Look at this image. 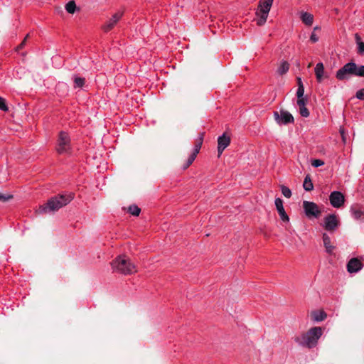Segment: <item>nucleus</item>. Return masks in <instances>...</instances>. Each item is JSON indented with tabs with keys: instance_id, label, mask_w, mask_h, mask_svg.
<instances>
[{
	"instance_id": "21",
	"label": "nucleus",
	"mask_w": 364,
	"mask_h": 364,
	"mask_svg": "<svg viewBox=\"0 0 364 364\" xmlns=\"http://www.w3.org/2000/svg\"><path fill=\"white\" fill-rule=\"evenodd\" d=\"M289 63L286 60H283L281 62L279 66L277 68V73L280 75H283L286 74L289 71Z\"/></svg>"
},
{
	"instance_id": "32",
	"label": "nucleus",
	"mask_w": 364,
	"mask_h": 364,
	"mask_svg": "<svg viewBox=\"0 0 364 364\" xmlns=\"http://www.w3.org/2000/svg\"><path fill=\"white\" fill-rule=\"evenodd\" d=\"M304 85H300L299 87H298L297 91H296V97H297V98H301L302 97H304Z\"/></svg>"
},
{
	"instance_id": "19",
	"label": "nucleus",
	"mask_w": 364,
	"mask_h": 364,
	"mask_svg": "<svg viewBox=\"0 0 364 364\" xmlns=\"http://www.w3.org/2000/svg\"><path fill=\"white\" fill-rule=\"evenodd\" d=\"M315 75L316 80L318 82H321L323 80V76L324 73V66L322 63H318L316 65L315 69Z\"/></svg>"
},
{
	"instance_id": "35",
	"label": "nucleus",
	"mask_w": 364,
	"mask_h": 364,
	"mask_svg": "<svg viewBox=\"0 0 364 364\" xmlns=\"http://www.w3.org/2000/svg\"><path fill=\"white\" fill-rule=\"evenodd\" d=\"M324 164V162L321 159H314L311 161V165L314 167H320Z\"/></svg>"
},
{
	"instance_id": "1",
	"label": "nucleus",
	"mask_w": 364,
	"mask_h": 364,
	"mask_svg": "<svg viewBox=\"0 0 364 364\" xmlns=\"http://www.w3.org/2000/svg\"><path fill=\"white\" fill-rule=\"evenodd\" d=\"M323 334L321 327H312L307 332L294 338V341L300 346L313 348H314Z\"/></svg>"
},
{
	"instance_id": "3",
	"label": "nucleus",
	"mask_w": 364,
	"mask_h": 364,
	"mask_svg": "<svg viewBox=\"0 0 364 364\" xmlns=\"http://www.w3.org/2000/svg\"><path fill=\"white\" fill-rule=\"evenodd\" d=\"M111 264L114 272L124 275L133 274L137 272L136 265L125 255L117 257Z\"/></svg>"
},
{
	"instance_id": "22",
	"label": "nucleus",
	"mask_w": 364,
	"mask_h": 364,
	"mask_svg": "<svg viewBox=\"0 0 364 364\" xmlns=\"http://www.w3.org/2000/svg\"><path fill=\"white\" fill-rule=\"evenodd\" d=\"M327 315L323 311H316L312 313L313 319L317 322L325 320Z\"/></svg>"
},
{
	"instance_id": "18",
	"label": "nucleus",
	"mask_w": 364,
	"mask_h": 364,
	"mask_svg": "<svg viewBox=\"0 0 364 364\" xmlns=\"http://www.w3.org/2000/svg\"><path fill=\"white\" fill-rule=\"evenodd\" d=\"M300 18L305 25L311 26L313 24L314 16L310 13L306 11H302L301 12Z\"/></svg>"
},
{
	"instance_id": "15",
	"label": "nucleus",
	"mask_w": 364,
	"mask_h": 364,
	"mask_svg": "<svg viewBox=\"0 0 364 364\" xmlns=\"http://www.w3.org/2000/svg\"><path fill=\"white\" fill-rule=\"evenodd\" d=\"M274 204L281 220L284 222H289V218L284 208L283 200L280 198H277L274 200Z\"/></svg>"
},
{
	"instance_id": "5",
	"label": "nucleus",
	"mask_w": 364,
	"mask_h": 364,
	"mask_svg": "<svg viewBox=\"0 0 364 364\" xmlns=\"http://www.w3.org/2000/svg\"><path fill=\"white\" fill-rule=\"evenodd\" d=\"M70 138L65 132H60L56 144V151L59 154H68L70 152Z\"/></svg>"
},
{
	"instance_id": "26",
	"label": "nucleus",
	"mask_w": 364,
	"mask_h": 364,
	"mask_svg": "<svg viewBox=\"0 0 364 364\" xmlns=\"http://www.w3.org/2000/svg\"><path fill=\"white\" fill-rule=\"evenodd\" d=\"M85 78L75 76L74 77V82H75V87H82L85 84Z\"/></svg>"
},
{
	"instance_id": "27",
	"label": "nucleus",
	"mask_w": 364,
	"mask_h": 364,
	"mask_svg": "<svg viewBox=\"0 0 364 364\" xmlns=\"http://www.w3.org/2000/svg\"><path fill=\"white\" fill-rule=\"evenodd\" d=\"M355 38L358 44V53L364 54V43L360 41V37L358 34L355 35Z\"/></svg>"
},
{
	"instance_id": "12",
	"label": "nucleus",
	"mask_w": 364,
	"mask_h": 364,
	"mask_svg": "<svg viewBox=\"0 0 364 364\" xmlns=\"http://www.w3.org/2000/svg\"><path fill=\"white\" fill-rule=\"evenodd\" d=\"M329 200L331 205L336 208H339L345 203V197L340 191H333L329 196Z\"/></svg>"
},
{
	"instance_id": "39",
	"label": "nucleus",
	"mask_w": 364,
	"mask_h": 364,
	"mask_svg": "<svg viewBox=\"0 0 364 364\" xmlns=\"http://www.w3.org/2000/svg\"><path fill=\"white\" fill-rule=\"evenodd\" d=\"M297 84H298V87H299L300 85H303V82L300 77H297Z\"/></svg>"
},
{
	"instance_id": "9",
	"label": "nucleus",
	"mask_w": 364,
	"mask_h": 364,
	"mask_svg": "<svg viewBox=\"0 0 364 364\" xmlns=\"http://www.w3.org/2000/svg\"><path fill=\"white\" fill-rule=\"evenodd\" d=\"M204 138V132L200 133L196 142L194 146V149L191 154L189 156L186 164L183 166V168H187L196 159L197 154L199 153L201 146L203 144Z\"/></svg>"
},
{
	"instance_id": "8",
	"label": "nucleus",
	"mask_w": 364,
	"mask_h": 364,
	"mask_svg": "<svg viewBox=\"0 0 364 364\" xmlns=\"http://www.w3.org/2000/svg\"><path fill=\"white\" fill-rule=\"evenodd\" d=\"M274 117L275 121L279 125H286L290 123H293L294 121L292 114L289 112L283 109L280 110L279 113L278 112H274Z\"/></svg>"
},
{
	"instance_id": "29",
	"label": "nucleus",
	"mask_w": 364,
	"mask_h": 364,
	"mask_svg": "<svg viewBox=\"0 0 364 364\" xmlns=\"http://www.w3.org/2000/svg\"><path fill=\"white\" fill-rule=\"evenodd\" d=\"M307 97H302L297 99V105L299 107H305L307 103Z\"/></svg>"
},
{
	"instance_id": "28",
	"label": "nucleus",
	"mask_w": 364,
	"mask_h": 364,
	"mask_svg": "<svg viewBox=\"0 0 364 364\" xmlns=\"http://www.w3.org/2000/svg\"><path fill=\"white\" fill-rule=\"evenodd\" d=\"M281 191H282V193L283 194V196L287 198H289L291 196V190L285 186H281Z\"/></svg>"
},
{
	"instance_id": "34",
	"label": "nucleus",
	"mask_w": 364,
	"mask_h": 364,
	"mask_svg": "<svg viewBox=\"0 0 364 364\" xmlns=\"http://www.w3.org/2000/svg\"><path fill=\"white\" fill-rule=\"evenodd\" d=\"M8 109L9 108L6 104L5 100L0 97V110L7 111Z\"/></svg>"
},
{
	"instance_id": "33",
	"label": "nucleus",
	"mask_w": 364,
	"mask_h": 364,
	"mask_svg": "<svg viewBox=\"0 0 364 364\" xmlns=\"http://www.w3.org/2000/svg\"><path fill=\"white\" fill-rule=\"evenodd\" d=\"M355 97L360 100H364V88L360 89L356 92Z\"/></svg>"
},
{
	"instance_id": "11",
	"label": "nucleus",
	"mask_w": 364,
	"mask_h": 364,
	"mask_svg": "<svg viewBox=\"0 0 364 364\" xmlns=\"http://www.w3.org/2000/svg\"><path fill=\"white\" fill-rule=\"evenodd\" d=\"M123 16V12L117 11L110 18H109L102 26V29L105 32H109L111 31L116 24L119 22V21L122 18Z\"/></svg>"
},
{
	"instance_id": "6",
	"label": "nucleus",
	"mask_w": 364,
	"mask_h": 364,
	"mask_svg": "<svg viewBox=\"0 0 364 364\" xmlns=\"http://www.w3.org/2000/svg\"><path fill=\"white\" fill-rule=\"evenodd\" d=\"M302 206L306 216L309 219L313 218H318L321 214L319 207L314 202L304 200L303 201Z\"/></svg>"
},
{
	"instance_id": "31",
	"label": "nucleus",
	"mask_w": 364,
	"mask_h": 364,
	"mask_svg": "<svg viewBox=\"0 0 364 364\" xmlns=\"http://www.w3.org/2000/svg\"><path fill=\"white\" fill-rule=\"evenodd\" d=\"M300 114L304 117H308L309 116V111L305 107H299Z\"/></svg>"
},
{
	"instance_id": "4",
	"label": "nucleus",
	"mask_w": 364,
	"mask_h": 364,
	"mask_svg": "<svg viewBox=\"0 0 364 364\" xmlns=\"http://www.w3.org/2000/svg\"><path fill=\"white\" fill-rule=\"evenodd\" d=\"M273 1L274 0H259L256 11V21L258 26H263L266 23Z\"/></svg>"
},
{
	"instance_id": "16",
	"label": "nucleus",
	"mask_w": 364,
	"mask_h": 364,
	"mask_svg": "<svg viewBox=\"0 0 364 364\" xmlns=\"http://www.w3.org/2000/svg\"><path fill=\"white\" fill-rule=\"evenodd\" d=\"M351 216L356 220H364V210L361 206L358 204L351 205L350 208Z\"/></svg>"
},
{
	"instance_id": "14",
	"label": "nucleus",
	"mask_w": 364,
	"mask_h": 364,
	"mask_svg": "<svg viewBox=\"0 0 364 364\" xmlns=\"http://www.w3.org/2000/svg\"><path fill=\"white\" fill-rule=\"evenodd\" d=\"M230 137L225 133H223L218 138V156H220L223 151L230 145Z\"/></svg>"
},
{
	"instance_id": "24",
	"label": "nucleus",
	"mask_w": 364,
	"mask_h": 364,
	"mask_svg": "<svg viewBox=\"0 0 364 364\" xmlns=\"http://www.w3.org/2000/svg\"><path fill=\"white\" fill-rule=\"evenodd\" d=\"M76 9V4L74 1H70L66 5H65V10L69 14H74Z\"/></svg>"
},
{
	"instance_id": "17",
	"label": "nucleus",
	"mask_w": 364,
	"mask_h": 364,
	"mask_svg": "<svg viewBox=\"0 0 364 364\" xmlns=\"http://www.w3.org/2000/svg\"><path fill=\"white\" fill-rule=\"evenodd\" d=\"M322 239L326 252L328 254H332L335 249V247L331 245L330 237L327 233H323L322 235Z\"/></svg>"
},
{
	"instance_id": "23",
	"label": "nucleus",
	"mask_w": 364,
	"mask_h": 364,
	"mask_svg": "<svg viewBox=\"0 0 364 364\" xmlns=\"http://www.w3.org/2000/svg\"><path fill=\"white\" fill-rule=\"evenodd\" d=\"M303 187L304 190L306 191H311L313 190L314 185L309 175H306V177L304 178Z\"/></svg>"
},
{
	"instance_id": "13",
	"label": "nucleus",
	"mask_w": 364,
	"mask_h": 364,
	"mask_svg": "<svg viewBox=\"0 0 364 364\" xmlns=\"http://www.w3.org/2000/svg\"><path fill=\"white\" fill-rule=\"evenodd\" d=\"M347 270L349 273H357L363 267V263L357 257L351 258L347 263Z\"/></svg>"
},
{
	"instance_id": "38",
	"label": "nucleus",
	"mask_w": 364,
	"mask_h": 364,
	"mask_svg": "<svg viewBox=\"0 0 364 364\" xmlns=\"http://www.w3.org/2000/svg\"><path fill=\"white\" fill-rule=\"evenodd\" d=\"M340 133H341V135L342 136V139H343V141H346V137H345V133H344V130L343 129H340Z\"/></svg>"
},
{
	"instance_id": "7",
	"label": "nucleus",
	"mask_w": 364,
	"mask_h": 364,
	"mask_svg": "<svg viewBox=\"0 0 364 364\" xmlns=\"http://www.w3.org/2000/svg\"><path fill=\"white\" fill-rule=\"evenodd\" d=\"M353 76L352 61L346 63L336 73V77L339 81L348 80Z\"/></svg>"
},
{
	"instance_id": "20",
	"label": "nucleus",
	"mask_w": 364,
	"mask_h": 364,
	"mask_svg": "<svg viewBox=\"0 0 364 364\" xmlns=\"http://www.w3.org/2000/svg\"><path fill=\"white\" fill-rule=\"evenodd\" d=\"M353 76L354 77H364V65H358L352 61Z\"/></svg>"
},
{
	"instance_id": "36",
	"label": "nucleus",
	"mask_w": 364,
	"mask_h": 364,
	"mask_svg": "<svg viewBox=\"0 0 364 364\" xmlns=\"http://www.w3.org/2000/svg\"><path fill=\"white\" fill-rule=\"evenodd\" d=\"M12 196L11 195H4L1 193H0V201H2V202H5V201H7L8 200L12 198Z\"/></svg>"
},
{
	"instance_id": "10",
	"label": "nucleus",
	"mask_w": 364,
	"mask_h": 364,
	"mask_svg": "<svg viewBox=\"0 0 364 364\" xmlns=\"http://www.w3.org/2000/svg\"><path fill=\"white\" fill-rule=\"evenodd\" d=\"M339 220L335 214H330L324 218L323 227L327 231L332 232L336 230Z\"/></svg>"
},
{
	"instance_id": "37",
	"label": "nucleus",
	"mask_w": 364,
	"mask_h": 364,
	"mask_svg": "<svg viewBox=\"0 0 364 364\" xmlns=\"http://www.w3.org/2000/svg\"><path fill=\"white\" fill-rule=\"evenodd\" d=\"M28 34L26 35V36L24 38L23 42L17 47V50H20V49H22L25 45V43H26V39L28 38Z\"/></svg>"
},
{
	"instance_id": "25",
	"label": "nucleus",
	"mask_w": 364,
	"mask_h": 364,
	"mask_svg": "<svg viewBox=\"0 0 364 364\" xmlns=\"http://www.w3.org/2000/svg\"><path fill=\"white\" fill-rule=\"evenodd\" d=\"M128 211L132 215L138 216L141 212V210L137 205H132L129 207Z\"/></svg>"
},
{
	"instance_id": "2",
	"label": "nucleus",
	"mask_w": 364,
	"mask_h": 364,
	"mask_svg": "<svg viewBox=\"0 0 364 364\" xmlns=\"http://www.w3.org/2000/svg\"><path fill=\"white\" fill-rule=\"evenodd\" d=\"M74 198L72 193L60 194L55 197L51 198L46 203L41 206L40 210L42 213H47L50 211H55L60 208L68 204Z\"/></svg>"
},
{
	"instance_id": "30",
	"label": "nucleus",
	"mask_w": 364,
	"mask_h": 364,
	"mask_svg": "<svg viewBox=\"0 0 364 364\" xmlns=\"http://www.w3.org/2000/svg\"><path fill=\"white\" fill-rule=\"evenodd\" d=\"M317 29H319V28L318 26H316L314 27V31L311 33V36H310V41L312 42V43H316L318 41V36L314 33V31Z\"/></svg>"
}]
</instances>
